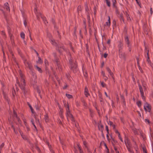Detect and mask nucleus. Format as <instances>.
I'll use <instances>...</instances> for the list:
<instances>
[{
	"label": "nucleus",
	"instance_id": "nucleus-45",
	"mask_svg": "<svg viewBox=\"0 0 153 153\" xmlns=\"http://www.w3.org/2000/svg\"><path fill=\"white\" fill-rule=\"evenodd\" d=\"M143 85L144 87V90H145L146 88V87H145V85L143 84Z\"/></svg>",
	"mask_w": 153,
	"mask_h": 153
},
{
	"label": "nucleus",
	"instance_id": "nucleus-2",
	"mask_svg": "<svg viewBox=\"0 0 153 153\" xmlns=\"http://www.w3.org/2000/svg\"><path fill=\"white\" fill-rule=\"evenodd\" d=\"M65 107L66 108V116L68 119H69L72 121H74V118L72 115L70 113V111L69 110V106L66 102H64Z\"/></svg>",
	"mask_w": 153,
	"mask_h": 153
},
{
	"label": "nucleus",
	"instance_id": "nucleus-42",
	"mask_svg": "<svg viewBox=\"0 0 153 153\" xmlns=\"http://www.w3.org/2000/svg\"><path fill=\"white\" fill-rule=\"evenodd\" d=\"M45 65L46 66L48 64V61L47 60H45Z\"/></svg>",
	"mask_w": 153,
	"mask_h": 153
},
{
	"label": "nucleus",
	"instance_id": "nucleus-26",
	"mask_svg": "<svg viewBox=\"0 0 153 153\" xmlns=\"http://www.w3.org/2000/svg\"><path fill=\"white\" fill-rule=\"evenodd\" d=\"M137 105L139 107H141V101H139L137 102Z\"/></svg>",
	"mask_w": 153,
	"mask_h": 153
},
{
	"label": "nucleus",
	"instance_id": "nucleus-14",
	"mask_svg": "<svg viewBox=\"0 0 153 153\" xmlns=\"http://www.w3.org/2000/svg\"><path fill=\"white\" fill-rule=\"evenodd\" d=\"M13 116H14V117H16V118L19 123H20V120L19 119V118L17 117V115H16V112H15L14 110H13Z\"/></svg>",
	"mask_w": 153,
	"mask_h": 153
},
{
	"label": "nucleus",
	"instance_id": "nucleus-4",
	"mask_svg": "<svg viewBox=\"0 0 153 153\" xmlns=\"http://www.w3.org/2000/svg\"><path fill=\"white\" fill-rule=\"evenodd\" d=\"M34 12H35V13L36 14L38 19L39 18V17H40L42 19L43 21H44V23L45 24H46V22L47 23H48V22H47L46 18H45V17H44L43 16H42V15L38 11L37 8L36 7H35V8L34 9Z\"/></svg>",
	"mask_w": 153,
	"mask_h": 153
},
{
	"label": "nucleus",
	"instance_id": "nucleus-23",
	"mask_svg": "<svg viewBox=\"0 0 153 153\" xmlns=\"http://www.w3.org/2000/svg\"><path fill=\"white\" fill-rule=\"evenodd\" d=\"M119 55H120V56L121 58H124V54L123 53H121L120 52Z\"/></svg>",
	"mask_w": 153,
	"mask_h": 153
},
{
	"label": "nucleus",
	"instance_id": "nucleus-18",
	"mask_svg": "<svg viewBox=\"0 0 153 153\" xmlns=\"http://www.w3.org/2000/svg\"><path fill=\"white\" fill-rule=\"evenodd\" d=\"M51 43L52 44V45H56V42H55V41L54 39H51Z\"/></svg>",
	"mask_w": 153,
	"mask_h": 153
},
{
	"label": "nucleus",
	"instance_id": "nucleus-61",
	"mask_svg": "<svg viewBox=\"0 0 153 153\" xmlns=\"http://www.w3.org/2000/svg\"><path fill=\"white\" fill-rule=\"evenodd\" d=\"M66 86H65V87L64 88V89H65V88H66Z\"/></svg>",
	"mask_w": 153,
	"mask_h": 153
},
{
	"label": "nucleus",
	"instance_id": "nucleus-31",
	"mask_svg": "<svg viewBox=\"0 0 153 153\" xmlns=\"http://www.w3.org/2000/svg\"><path fill=\"white\" fill-rule=\"evenodd\" d=\"M56 62L57 63V64L58 66V67L59 68H60V65L59 64V63L58 62V61L57 60H56Z\"/></svg>",
	"mask_w": 153,
	"mask_h": 153
},
{
	"label": "nucleus",
	"instance_id": "nucleus-30",
	"mask_svg": "<svg viewBox=\"0 0 153 153\" xmlns=\"http://www.w3.org/2000/svg\"><path fill=\"white\" fill-rule=\"evenodd\" d=\"M78 147L79 149V152L80 153H82V151L81 147L78 144Z\"/></svg>",
	"mask_w": 153,
	"mask_h": 153
},
{
	"label": "nucleus",
	"instance_id": "nucleus-12",
	"mask_svg": "<svg viewBox=\"0 0 153 153\" xmlns=\"http://www.w3.org/2000/svg\"><path fill=\"white\" fill-rule=\"evenodd\" d=\"M4 8L7 11H9L10 9L9 7L8 6V3H5L4 4Z\"/></svg>",
	"mask_w": 153,
	"mask_h": 153
},
{
	"label": "nucleus",
	"instance_id": "nucleus-49",
	"mask_svg": "<svg viewBox=\"0 0 153 153\" xmlns=\"http://www.w3.org/2000/svg\"><path fill=\"white\" fill-rule=\"evenodd\" d=\"M105 94L107 97H108L106 92H105Z\"/></svg>",
	"mask_w": 153,
	"mask_h": 153
},
{
	"label": "nucleus",
	"instance_id": "nucleus-38",
	"mask_svg": "<svg viewBox=\"0 0 153 153\" xmlns=\"http://www.w3.org/2000/svg\"><path fill=\"white\" fill-rule=\"evenodd\" d=\"M147 56L148 57V58L147 59V60L148 62H149V58L148 56V52H147Z\"/></svg>",
	"mask_w": 153,
	"mask_h": 153
},
{
	"label": "nucleus",
	"instance_id": "nucleus-5",
	"mask_svg": "<svg viewBox=\"0 0 153 153\" xmlns=\"http://www.w3.org/2000/svg\"><path fill=\"white\" fill-rule=\"evenodd\" d=\"M70 63L71 65V69L74 73H75L77 71V65L75 63L73 62L72 59L70 60Z\"/></svg>",
	"mask_w": 153,
	"mask_h": 153
},
{
	"label": "nucleus",
	"instance_id": "nucleus-6",
	"mask_svg": "<svg viewBox=\"0 0 153 153\" xmlns=\"http://www.w3.org/2000/svg\"><path fill=\"white\" fill-rule=\"evenodd\" d=\"M152 107L151 105L147 102L144 103V109L146 112H150L151 110Z\"/></svg>",
	"mask_w": 153,
	"mask_h": 153
},
{
	"label": "nucleus",
	"instance_id": "nucleus-17",
	"mask_svg": "<svg viewBox=\"0 0 153 153\" xmlns=\"http://www.w3.org/2000/svg\"><path fill=\"white\" fill-rule=\"evenodd\" d=\"M98 127L100 130L102 131V130L103 126L102 124H99L98 125Z\"/></svg>",
	"mask_w": 153,
	"mask_h": 153
},
{
	"label": "nucleus",
	"instance_id": "nucleus-47",
	"mask_svg": "<svg viewBox=\"0 0 153 153\" xmlns=\"http://www.w3.org/2000/svg\"><path fill=\"white\" fill-rule=\"evenodd\" d=\"M47 145H48V146H49V148H50V146H49V143L47 142Z\"/></svg>",
	"mask_w": 153,
	"mask_h": 153
},
{
	"label": "nucleus",
	"instance_id": "nucleus-20",
	"mask_svg": "<svg viewBox=\"0 0 153 153\" xmlns=\"http://www.w3.org/2000/svg\"><path fill=\"white\" fill-rule=\"evenodd\" d=\"M116 132L117 133H118V137L119 138V139L121 140V141L122 142H123V140L122 139V138H121V137H120V134L119 133V132L118 131H116Z\"/></svg>",
	"mask_w": 153,
	"mask_h": 153
},
{
	"label": "nucleus",
	"instance_id": "nucleus-25",
	"mask_svg": "<svg viewBox=\"0 0 153 153\" xmlns=\"http://www.w3.org/2000/svg\"><path fill=\"white\" fill-rule=\"evenodd\" d=\"M45 119L46 122H48V117L47 115L45 116Z\"/></svg>",
	"mask_w": 153,
	"mask_h": 153
},
{
	"label": "nucleus",
	"instance_id": "nucleus-15",
	"mask_svg": "<svg viewBox=\"0 0 153 153\" xmlns=\"http://www.w3.org/2000/svg\"><path fill=\"white\" fill-rule=\"evenodd\" d=\"M108 125H110V126H112L114 128H115V126L113 124V123L112 122H111V121H109L108 123Z\"/></svg>",
	"mask_w": 153,
	"mask_h": 153
},
{
	"label": "nucleus",
	"instance_id": "nucleus-53",
	"mask_svg": "<svg viewBox=\"0 0 153 153\" xmlns=\"http://www.w3.org/2000/svg\"><path fill=\"white\" fill-rule=\"evenodd\" d=\"M138 114L140 116H141L140 113L139 112H138Z\"/></svg>",
	"mask_w": 153,
	"mask_h": 153
},
{
	"label": "nucleus",
	"instance_id": "nucleus-55",
	"mask_svg": "<svg viewBox=\"0 0 153 153\" xmlns=\"http://www.w3.org/2000/svg\"><path fill=\"white\" fill-rule=\"evenodd\" d=\"M122 45L121 43H120V44L119 45V46L120 47H121Z\"/></svg>",
	"mask_w": 153,
	"mask_h": 153
},
{
	"label": "nucleus",
	"instance_id": "nucleus-52",
	"mask_svg": "<svg viewBox=\"0 0 153 153\" xmlns=\"http://www.w3.org/2000/svg\"><path fill=\"white\" fill-rule=\"evenodd\" d=\"M28 31H29V34H30V37H30V31L29 30ZM30 39H31L32 40L31 38H30Z\"/></svg>",
	"mask_w": 153,
	"mask_h": 153
},
{
	"label": "nucleus",
	"instance_id": "nucleus-51",
	"mask_svg": "<svg viewBox=\"0 0 153 153\" xmlns=\"http://www.w3.org/2000/svg\"><path fill=\"white\" fill-rule=\"evenodd\" d=\"M102 75H103V76H105V74H104V73L103 72H102Z\"/></svg>",
	"mask_w": 153,
	"mask_h": 153
},
{
	"label": "nucleus",
	"instance_id": "nucleus-28",
	"mask_svg": "<svg viewBox=\"0 0 153 153\" xmlns=\"http://www.w3.org/2000/svg\"><path fill=\"white\" fill-rule=\"evenodd\" d=\"M145 122L146 123H148V124H149L150 123V121L147 119H145Z\"/></svg>",
	"mask_w": 153,
	"mask_h": 153
},
{
	"label": "nucleus",
	"instance_id": "nucleus-46",
	"mask_svg": "<svg viewBox=\"0 0 153 153\" xmlns=\"http://www.w3.org/2000/svg\"><path fill=\"white\" fill-rule=\"evenodd\" d=\"M10 39H12V35L10 33Z\"/></svg>",
	"mask_w": 153,
	"mask_h": 153
},
{
	"label": "nucleus",
	"instance_id": "nucleus-3",
	"mask_svg": "<svg viewBox=\"0 0 153 153\" xmlns=\"http://www.w3.org/2000/svg\"><path fill=\"white\" fill-rule=\"evenodd\" d=\"M24 63L26 65V66L29 68L30 70V71L32 74L33 76V77L34 79L36 78V76L35 75V74L33 72L32 70V65H31L30 63L28 61L25 60L24 61Z\"/></svg>",
	"mask_w": 153,
	"mask_h": 153
},
{
	"label": "nucleus",
	"instance_id": "nucleus-64",
	"mask_svg": "<svg viewBox=\"0 0 153 153\" xmlns=\"http://www.w3.org/2000/svg\"><path fill=\"white\" fill-rule=\"evenodd\" d=\"M38 93H39L40 92V91H38Z\"/></svg>",
	"mask_w": 153,
	"mask_h": 153
},
{
	"label": "nucleus",
	"instance_id": "nucleus-11",
	"mask_svg": "<svg viewBox=\"0 0 153 153\" xmlns=\"http://www.w3.org/2000/svg\"><path fill=\"white\" fill-rule=\"evenodd\" d=\"M107 70L108 73L113 78H114L113 74V73L111 72L110 69L109 68H107Z\"/></svg>",
	"mask_w": 153,
	"mask_h": 153
},
{
	"label": "nucleus",
	"instance_id": "nucleus-37",
	"mask_svg": "<svg viewBox=\"0 0 153 153\" xmlns=\"http://www.w3.org/2000/svg\"><path fill=\"white\" fill-rule=\"evenodd\" d=\"M105 128H106V129L107 131V132L108 133V127L107 126H106Z\"/></svg>",
	"mask_w": 153,
	"mask_h": 153
},
{
	"label": "nucleus",
	"instance_id": "nucleus-54",
	"mask_svg": "<svg viewBox=\"0 0 153 153\" xmlns=\"http://www.w3.org/2000/svg\"><path fill=\"white\" fill-rule=\"evenodd\" d=\"M126 15L127 17V18H128V17L129 16V15H128V14H127V13H126Z\"/></svg>",
	"mask_w": 153,
	"mask_h": 153
},
{
	"label": "nucleus",
	"instance_id": "nucleus-27",
	"mask_svg": "<svg viewBox=\"0 0 153 153\" xmlns=\"http://www.w3.org/2000/svg\"><path fill=\"white\" fill-rule=\"evenodd\" d=\"M38 58H39V59L37 61V62L38 63L40 64V63H41L42 62V61H41V58L40 57H39Z\"/></svg>",
	"mask_w": 153,
	"mask_h": 153
},
{
	"label": "nucleus",
	"instance_id": "nucleus-16",
	"mask_svg": "<svg viewBox=\"0 0 153 153\" xmlns=\"http://www.w3.org/2000/svg\"><path fill=\"white\" fill-rule=\"evenodd\" d=\"M28 105L29 106L32 114H34L35 112H34L33 110V109L32 107L28 103Z\"/></svg>",
	"mask_w": 153,
	"mask_h": 153
},
{
	"label": "nucleus",
	"instance_id": "nucleus-1",
	"mask_svg": "<svg viewBox=\"0 0 153 153\" xmlns=\"http://www.w3.org/2000/svg\"><path fill=\"white\" fill-rule=\"evenodd\" d=\"M19 76L20 78L21 83L19 80L18 79V78H16V82L18 85L20 87V88L22 90L23 92L25 94V80L24 78L23 75L22 74V72L19 71Z\"/></svg>",
	"mask_w": 153,
	"mask_h": 153
},
{
	"label": "nucleus",
	"instance_id": "nucleus-19",
	"mask_svg": "<svg viewBox=\"0 0 153 153\" xmlns=\"http://www.w3.org/2000/svg\"><path fill=\"white\" fill-rule=\"evenodd\" d=\"M35 68L36 69H37L39 72L41 73L42 72V71L41 68H39L38 66H35Z\"/></svg>",
	"mask_w": 153,
	"mask_h": 153
},
{
	"label": "nucleus",
	"instance_id": "nucleus-39",
	"mask_svg": "<svg viewBox=\"0 0 153 153\" xmlns=\"http://www.w3.org/2000/svg\"><path fill=\"white\" fill-rule=\"evenodd\" d=\"M107 56H108V54L107 53H105L104 54V57L105 58H106L107 57Z\"/></svg>",
	"mask_w": 153,
	"mask_h": 153
},
{
	"label": "nucleus",
	"instance_id": "nucleus-22",
	"mask_svg": "<svg viewBox=\"0 0 153 153\" xmlns=\"http://www.w3.org/2000/svg\"><path fill=\"white\" fill-rule=\"evenodd\" d=\"M106 2L107 5L110 7V2L108 0H106Z\"/></svg>",
	"mask_w": 153,
	"mask_h": 153
},
{
	"label": "nucleus",
	"instance_id": "nucleus-21",
	"mask_svg": "<svg viewBox=\"0 0 153 153\" xmlns=\"http://www.w3.org/2000/svg\"><path fill=\"white\" fill-rule=\"evenodd\" d=\"M66 97H68V99H71L72 98V96L70 94H66Z\"/></svg>",
	"mask_w": 153,
	"mask_h": 153
},
{
	"label": "nucleus",
	"instance_id": "nucleus-35",
	"mask_svg": "<svg viewBox=\"0 0 153 153\" xmlns=\"http://www.w3.org/2000/svg\"><path fill=\"white\" fill-rule=\"evenodd\" d=\"M12 94L13 96H14L15 93V90L13 89L12 91Z\"/></svg>",
	"mask_w": 153,
	"mask_h": 153
},
{
	"label": "nucleus",
	"instance_id": "nucleus-43",
	"mask_svg": "<svg viewBox=\"0 0 153 153\" xmlns=\"http://www.w3.org/2000/svg\"><path fill=\"white\" fill-rule=\"evenodd\" d=\"M85 10L86 11H88L89 10V9H88V7H86Z\"/></svg>",
	"mask_w": 153,
	"mask_h": 153
},
{
	"label": "nucleus",
	"instance_id": "nucleus-44",
	"mask_svg": "<svg viewBox=\"0 0 153 153\" xmlns=\"http://www.w3.org/2000/svg\"><path fill=\"white\" fill-rule=\"evenodd\" d=\"M31 122H32V123L33 124V126H34V127L36 128V126H35V125H34V123H33V121L32 120L31 121Z\"/></svg>",
	"mask_w": 153,
	"mask_h": 153
},
{
	"label": "nucleus",
	"instance_id": "nucleus-9",
	"mask_svg": "<svg viewBox=\"0 0 153 153\" xmlns=\"http://www.w3.org/2000/svg\"><path fill=\"white\" fill-rule=\"evenodd\" d=\"M125 142L126 143V146L127 147V149L128 150V151L130 152L131 153H133L132 152V150L131 148L130 145L128 143V142L127 143H126V140L125 141Z\"/></svg>",
	"mask_w": 153,
	"mask_h": 153
},
{
	"label": "nucleus",
	"instance_id": "nucleus-29",
	"mask_svg": "<svg viewBox=\"0 0 153 153\" xmlns=\"http://www.w3.org/2000/svg\"><path fill=\"white\" fill-rule=\"evenodd\" d=\"M112 2L113 4V5L114 7L115 6V4L116 3V0H112Z\"/></svg>",
	"mask_w": 153,
	"mask_h": 153
},
{
	"label": "nucleus",
	"instance_id": "nucleus-10",
	"mask_svg": "<svg viewBox=\"0 0 153 153\" xmlns=\"http://www.w3.org/2000/svg\"><path fill=\"white\" fill-rule=\"evenodd\" d=\"M84 94L85 95L86 97H88L90 95L88 93V90L86 87H85V88Z\"/></svg>",
	"mask_w": 153,
	"mask_h": 153
},
{
	"label": "nucleus",
	"instance_id": "nucleus-36",
	"mask_svg": "<svg viewBox=\"0 0 153 153\" xmlns=\"http://www.w3.org/2000/svg\"><path fill=\"white\" fill-rule=\"evenodd\" d=\"M101 85L103 87H104L105 85V84L103 82H102L101 83Z\"/></svg>",
	"mask_w": 153,
	"mask_h": 153
},
{
	"label": "nucleus",
	"instance_id": "nucleus-60",
	"mask_svg": "<svg viewBox=\"0 0 153 153\" xmlns=\"http://www.w3.org/2000/svg\"><path fill=\"white\" fill-rule=\"evenodd\" d=\"M107 77L106 78H105V79L106 80H107Z\"/></svg>",
	"mask_w": 153,
	"mask_h": 153
},
{
	"label": "nucleus",
	"instance_id": "nucleus-7",
	"mask_svg": "<svg viewBox=\"0 0 153 153\" xmlns=\"http://www.w3.org/2000/svg\"><path fill=\"white\" fill-rule=\"evenodd\" d=\"M125 41L127 45V47L128 48V50L130 51H131V45L129 38L128 36L125 37Z\"/></svg>",
	"mask_w": 153,
	"mask_h": 153
},
{
	"label": "nucleus",
	"instance_id": "nucleus-32",
	"mask_svg": "<svg viewBox=\"0 0 153 153\" xmlns=\"http://www.w3.org/2000/svg\"><path fill=\"white\" fill-rule=\"evenodd\" d=\"M83 74H84V76L85 77H87V73L86 72H84L83 71Z\"/></svg>",
	"mask_w": 153,
	"mask_h": 153
},
{
	"label": "nucleus",
	"instance_id": "nucleus-58",
	"mask_svg": "<svg viewBox=\"0 0 153 153\" xmlns=\"http://www.w3.org/2000/svg\"><path fill=\"white\" fill-rule=\"evenodd\" d=\"M24 123H25V125H26V123L25 122V121H24Z\"/></svg>",
	"mask_w": 153,
	"mask_h": 153
},
{
	"label": "nucleus",
	"instance_id": "nucleus-48",
	"mask_svg": "<svg viewBox=\"0 0 153 153\" xmlns=\"http://www.w3.org/2000/svg\"><path fill=\"white\" fill-rule=\"evenodd\" d=\"M107 44H110V41L109 40H108L107 42Z\"/></svg>",
	"mask_w": 153,
	"mask_h": 153
},
{
	"label": "nucleus",
	"instance_id": "nucleus-24",
	"mask_svg": "<svg viewBox=\"0 0 153 153\" xmlns=\"http://www.w3.org/2000/svg\"><path fill=\"white\" fill-rule=\"evenodd\" d=\"M20 35L22 38L23 39H24L25 35L23 32L21 33Z\"/></svg>",
	"mask_w": 153,
	"mask_h": 153
},
{
	"label": "nucleus",
	"instance_id": "nucleus-13",
	"mask_svg": "<svg viewBox=\"0 0 153 153\" xmlns=\"http://www.w3.org/2000/svg\"><path fill=\"white\" fill-rule=\"evenodd\" d=\"M108 21L106 23V25H107L108 27H109L111 23H110V18L109 16H108Z\"/></svg>",
	"mask_w": 153,
	"mask_h": 153
},
{
	"label": "nucleus",
	"instance_id": "nucleus-57",
	"mask_svg": "<svg viewBox=\"0 0 153 153\" xmlns=\"http://www.w3.org/2000/svg\"><path fill=\"white\" fill-rule=\"evenodd\" d=\"M136 1H137V3L138 4V2L137 0H136Z\"/></svg>",
	"mask_w": 153,
	"mask_h": 153
},
{
	"label": "nucleus",
	"instance_id": "nucleus-50",
	"mask_svg": "<svg viewBox=\"0 0 153 153\" xmlns=\"http://www.w3.org/2000/svg\"><path fill=\"white\" fill-rule=\"evenodd\" d=\"M115 150L116 151V153H119V152L117 150V149H115Z\"/></svg>",
	"mask_w": 153,
	"mask_h": 153
},
{
	"label": "nucleus",
	"instance_id": "nucleus-59",
	"mask_svg": "<svg viewBox=\"0 0 153 153\" xmlns=\"http://www.w3.org/2000/svg\"><path fill=\"white\" fill-rule=\"evenodd\" d=\"M35 52L37 54V55H38V53L36 52V51H35Z\"/></svg>",
	"mask_w": 153,
	"mask_h": 153
},
{
	"label": "nucleus",
	"instance_id": "nucleus-63",
	"mask_svg": "<svg viewBox=\"0 0 153 153\" xmlns=\"http://www.w3.org/2000/svg\"><path fill=\"white\" fill-rule=\"evenodd\" d=\"M105 147H106V148L108 150V149H107V147L106 146H105Z\"/></svg>",
	"mask_w": 153,
	"mask_h": 153
},
{
	"label": "nucleus",
	"instance_id": "nucleus-33",
	"mask_svg": "<svg viewBox=\"0 0 153 153\" xmlns=\"http://www.w3.org/2000/svg\"><path fill=\"white\" fill-rule=\"evenodd\" d=\"M86 144H87V143H86V142L85 141H83V145H84V147L85 148L87 147Z\"/></svg>",
	"mask_w": 153,
	"mask_h": 153
},
{
	"label": "nucleus",
	"instance_id": "nucleus-34",
	"mask_svg": "<svg viewBox=\"0 0 153 153\" xmlns=\"http://www.w3.org/2000/svg\"><path fill=\"white\" fill-rule=\"evenodd\" d=\"M120 18L121 20H122L123 21V16L122 14H120Z\"/></svg>",
	"mask_w": 153,
	"mask_h": 153
},
{
	"label": "nucleus",
	"instance_id": "nucleus-41",
	"mask_svg": "<svg viewBox=\"0 0 153 153\" xmlns=\"http://www.w3.org/2000/svg\"><path fill=\"white\" fill-rule=\"evenodd\" d=\"M20 133L21 134L22 137L24 139H26V138L25 137H24V136L21 134V132L20 131Z\"/></svg>",
	"mask_w": 153,
	"mask_h": 153
},
{
	"label": "nucleus",
	"instance_id": "nucleus-62",
	"mask_svg": "<svg viewBox=\"0 0 153 153\" xmlns=\"http://www.w3.org/2000/svg\"><path fill=\"white\" fill-rule=\"evenodd\" d=\"M27 130H29V128H27Z\"/></svg>",
	"mask_w": 153,
	"mask_h": 153
},
{
	"label": "nucleus",
	"instance_id": "nucleus-8",
	"mask_svg": "<svg viewBox=\"0 0 153 153\" xmlns=\"http://www.w3.org/2000/svg\"><path fill=\"white\" fill-rule=\"evenodd\" d=\"M139 88L140 90V94H141L143 100H145V97L143 91V88L141 86V85H139Z\"/></svg>",
	"mask_w": 153,
	"mask_h": 153
},
{
	"label": "nucleus",
	"instance_id": "nucleus-40",
	"mask_svg": "<svg viewBox=\"0 0 153 153\" xmlns=\"http://www.w3.org/2000/svg\"><path fill=\"white\" fill-rule=\"evenodd\" d=\"M24 25L25 26H26L27 25V22H26V21L25 20H24Z\"/></svg>",
	"mask_w": 153,
	"mask_h": 153
},
{
	"label": "nucleus",
	"instance_id": "nucleus-56",
	"mask_svg": "<svg viewBox=\"0 0 153 153\" xmlns=\"http://www.w3.org/2000/svg\"><path fill=\"white\" fill-rule=\"evenodd\" d=\"M112 106L113 107L114 104H113V101L112 102Z\"/></svg>",
	"mask_w": 153,
	"mask_h": 153
}]
</instances>
